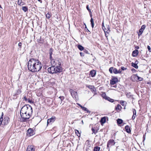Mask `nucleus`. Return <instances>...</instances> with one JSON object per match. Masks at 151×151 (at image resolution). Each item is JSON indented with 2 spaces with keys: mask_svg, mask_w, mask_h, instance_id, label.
Masks as SVG:
<instances>
[{
  "mask_svg": "<svg viewBox=\"0 0 151 151\" xmlns=\"http://www.w3.org/2000/svg\"><path fill=\"white\" fill-rule=\"evenodd\" d=\"M20 111L24 114L27 113V114L31 115L32 113V108L30 105H27L24 106L22 108Z\"/></svg>",
  "mask_w": 151,
  "mask_h": 151,
  "instance_id": "nucleus-1",
  "label": "nucleus"
},
{
  "mask_svg": "<svg viewBox=\"0 0 151 151\" xmlns=\"http://www.w3.org/2000/svg\"><path fill=\"white\" fill-rule=\"evenodd\" d=\"M35 65V59L32 58L29 60L28 62V68L31 72H35L34 71Z\"/></svg>",
  "mask_w": 151,
  "mask_h": 151,
  "instance_id": "nucleus-2",
  "label": "nucleus"
},
{
  "mask_svg": "<svg viewBox=\"0 0 151 151\" xmlns=\"http://www.w3.org/2000/svg\"><path fill=\"white\" fill-rule=\"evenodd\" d=\"M34 71L37 72L40 71L42 69V65L38 60L35 59V65Z\"/></svg>",
  "mask_w": 151,
  "mask_h": 151,
  "instance_id": "nucleus-3",
  "label": "nucleus"
},
{
  "mask_svg": "<svg viewBox=\"0 0 151 151\" xmlns=\"http://www.w3.org/2000/svg\"><path fill=\"white\" fill-rule=\"evenodd\" d=\"M20 113L22 122L26 121L30 117L31 115L27 114V113L24 114L20 111Z\"/></svg>",
  "mask_w": 151,
  "mask_h": 151,
  "instance_id": "nucleus-4",
  "label": "nucleus"
},
{
  "mask_svg": "<svg viewBox=\"0 0 151 151\" xmlns=\"http://www.w3.org/2000/svg\"><path fill=\"white\" fill-rule=\"evenodd\" d=\"M115 142L114 140L113 139H110L109 140L107 143V149L109 150V147H111V146H113L115 144Z\"/></svg>",
  "mask_w": 151,
  "mask_h": 151,
  "instance_id": "nucleus-5",
  "label": "nucleus"
},
{
  "mask_svg": "<svg viewBox=\"0 0 151 151\" xmlns=\"http://www.w3.org/2000/svg\"><path fill=\"white\" fill-rule=\"evenodd\" d=\"M51 64L53 66H61V62L58 60H52L51 62Z\"/></svg>",
  "mask_w": 151,
  "mask_h": 151,
  "instance_id": "nucleus-6",
  "label": "nucleus"
},
{
  "mask_svg": "<svg viewBox=\"0 0 151 151\" xmlns=\"http://www.w3.org/2000/svg\"><path fill=\"white\" fill-rule=\"evenodd\" d=\"M70 92L71 96L73 98H74L75 99H77L78 98V93L76 92L71 89L70 90Z\"/></svg>",
  "mask_w": 151,
  "mask_h": 151,
  "instance_id": "nucleus-7",
  "label": "nucleus"
},
{
  "mask_svg": "<svg viewBox=\"0 0 151 151\" xmlns=\"http://www.w3.org/2000/svg\"><path fill=\"white\" fill-rule=\"evenodd\" d=\"M54 66V71H55V73H60L62 71V68L61 66Z\"/></svg>",
  "mask_w": 151,
  "mask_h": 151,
  "instance_id": "nucleus-8",
  "label": "nucleus"
},
{
  "mask_svg": "<svg viewBox=\"0 0 151 151\" xmlns=\"http://www.w3.org/2000/svg\"><path fill=\"white\" fill-rule=\"evenodd\" d=\"M9 119L7 117H5L4 119H3L2 124L4 125H5L7 124L8 123L9 121Z\"/></svg>",
  "mask_w": 151,
  "mask_h": 151,
  "instance_id": "nucleus-9",
  "label": "nucleus"
},
{
  "mask_svg": "<svg viewBox=\"0 0 151 151\" xmlns=\"http://www.w3.org/2000/svg\"><path fill=\"white\" fill-rule=\"evenodd\" d=\"M54 66L53 65V66L48 68L47 69V71L49 73L53 74L55 73V72L54 71Z\"/></svg>",
  "mask_w": 151,
  "mask_h": 151,
  "instance_id": "nucleus-10",
  "label": "nucleus"
},
{
  "mask_svg": "<svg viewBox=\"0 0 151 151\" xmlns=\"http://www.w3.org/2000/svg\"><path fill=\"white\" fill-rule=\"evenodd\" d=\"M118 81V78L116 77L113 78L110 81V83L112 85H114Z\"/></svg>",
  "mask_w": 151,
  "mask_h": 151,
  "instance_id": "nucleus-11",
  "label": "nucleus"
},
{
  "mask_svg": "<svg viewBox=\"0 0 151 151\" xmlns=\"http://www.w3.org/2000/svg\"><path fill=\"white\" fill-rule=\"evenodd\" d=\"M27 135L29 136H30L33 135L34 134V132L32 129H29L27 131Z\"/></svg>",
  "mask_w": 151,
  "mask_h": 151,
  "instance_id": "nucleus-12",
  "label": "nucleus"
},
{
  "mask_svg": "<svg viewBox=\"0 0 151 151\" xmlns=\"http://www.w3.org/2000/svg\"><path fill=\"white\" fill-rule=\"evenodd\" d=\"M35 149L34 146L32 145H31L28 146L26 151H34Z\"/></svg>",
  "mask_w": 151,
  "mask_h": 151,
  "instance_id": "nucleus-13",
  "label": "nucleus"
},
{
  "mask_svg": "<svg viewBox=\"0 0 151 151\" xmlns=\"http://www.w3.org/2000/svg\"><path fill=\"white\" fill-rule=\"evenodd\" d=\"M134 78L136 79V80H138L139 81H142L143 80V78H142L136 76V75H134L132 77V78Z\"/></svg>",
  "mask_w": 151,
  "mask_h": 151,
  "instance_id": "nucleus-14",
  "label": "nucleus"
},
{
  "mask_svg": "<svg viewBox=\"0 0 151 151\" xmlns=\"http://www.w3.org/2000/svg\"><path fill=\"white\" fill-rule=\"evenodd\" d=\"M96 74V72L94 70H92L90 71L89 75L92 77H94Z\"/></svg>",
  "mask_w": 151,
  "mask_h": 151,
  "instance_id": "nucleus-15",
  "label": "nucleus"
},
{
  "mask_svg": "<svg viewBox=\"0 0 151 151\" xmlns=\"http://www.w3.org/2000/svg\"><path fill=\"white\" fill-rule=\"evenodd\" d=\"M55 117H52L51 118L48 119L47 121V124L52 122H53L55 120Z\"/></svg>",
  "mask_w": 151,
  "mask_h": 151,
  "instance_id": "nucleus-16",
  "label": "nucleus"
},
{
  "mask_svg": "<svg viewBox=\"0 0 151 151\" xmlns=\"http://www.w3.org/2000/svg\"><path fill=\"white\" fill-rule=\"evenodd\" d=\"M90 16L91 17H92V14H91V12H90ZM90 21H91V25L92 27V28H93L94 27V22H93V18H91Z\"/></svg>",
  "mask_w": 151,
  "mask_h": 151,
  "instance_id": "nucleus-17",
  "label": "nucleus"
},
{
  "mask_svg": "<svg viewBox=\"0 0 151 151\" xmlns=\"http://www.w3.org/2000/svg\"><path fill=\"white\" fill-rule=\"evenodd\" d=\"M125 129L127 132L128 133L131 132V131L130 128V127L128 126L127 125L125 127Z\"/></svg>",
  "mask_w": 151,
  "mask_h": 151,
  "instance_id": "nucleus-18",
  "label": "nucleus"
},
{
  "mask_svg": "<svg viewBox=\"0 0 151 151\" xmlns=\"http://www.w3.org/2000/svg\"><path fill=\"white\" fill-rule=\"evenodd\" d=\"M138 51L137 50H135L133 51L132 55L133 57L137 56L138 53Z\"/></svg>",
  "mask_w": 151,
  "mask_h": 151,
  "instance_id": "nucleus-19",
  "label": "nucleus"
},
{
  "mask_svg": "<svg viewBox=\"0 0 151 151\" xmlns=\"http://www.w3.org/2000/svg\"><path fill=\"white\" fill-rule=\"evenodd\" d=\"M106 121V119L105 117H104L101 118L100 120V122L102 124L104 123Z\"/></svg>",
  "mask_w": 151,
  "mask_h": 151,
  "instance_id": "nucleus-20",
  "label": "nucleus"
},
{
  "mask_svg": "<svg viewBox=\"0 0 151 151\" xmlns=\"http://www.w3.org/2000/svg\"><path fill=\"white\" fill-rule=\"evenodd\" d=\"M21 93V91L20 90L18 89L15 93L13 96H16Z\"/></svg>",
  "mask_w": 151,
  "mask_h": 151,
  "instance_id": "nucleus-21",
  "label": "nucleus"
},
{
  "mask_svg": "<svg viewBox=\"0 0 151 151\" xmlns=\"http://www.w3.org/2000/svg\"><path fill=\"white\" fill-rule=\"evenodd\" d=\"M25 3L22 1V0H19L18 1L17 4L20 6L24 5Z\"/></svg>",
  "mask_w": 151,
  "mask_h": 151,
  "instance_id": "nucleus-22",
  "label": "nucleus"
},
{
  "mask_svg": "<svg viewBox=\"0 0 151 151\" xmlns=\"http://www.w3.org/2000/svg\"><path fill=\"white\" fill-rule=\"evenodd\" d=\"M91 130L92 131V134H95L98 132V131L97 129H95L94 128L92 127L91 128Z\"/></svg>",
  "mask_w": 151,
  "mask_h": 151,
  "instance_id": "nucleus-23",
  "label": "nucleus"
},
{
  "mask_svg": "<svg viewBox=\"0 0 151 151\" xmlns=\"http://www.w3.org/2000/svg\"><path fill=\"white\" fill-rule=\"evenodd\" d=\"M81 108L83 111H86L87 113H90V111L88 109L82 106H81Z\"/></svg>",
  "mask_w": 151,
  "mask_h": 151,
  "instance_id": "nucleus-24",
  "label": "nucleus"
},
{
  "mask_svg": "<svg viewBox=\"0 0 151 151\" xmlns=\"http://www.w3.org/2000/svg\"><path fill=\"white\" fill-rule=\"evenodd\" d=\"M88 87L92 91H95V88H94V86H89Z\"/></svg>",
  "mask_w": 151,
  "mask_h": 151,
  "instance_id": "nucleus-25",
  "label": "nucleus"
},
{
  "mask_svg": "<svg viewBox=\"0 0 151 151\" xmlns=\"http://www.w3.org/2000/svg\"><path fill=\"white\" fill-rule=\"evenodd\" d=\"M123 120L120 119H118L117 120V123L118 124H120L123 122Z\"/></svg>",
  "mask_w": 151,
  "mask_h": 151,
  "instance_id": "nucleus-26",
  "label": "nucleus"
},
{
  "mask_svg": "<svg viewBox=\"0 0 151 151\" xmlns=\"http://www.w3.org/2000/svg\"><path fill=\"white\" fill-rule=\"evenodd\" d=\"M100 147L98 146L95 147H94L93 151H99L100 150Z\"/></svg>",
  "mask_w": 151,
  "mask_h": 151,
  "instance_id": "nucleus-27",
  "label": "nucleus"
},
{
  "mask_svg": "<svg viewBox=\"0 0 151 151\" xmlns=\"http://www.w3.org/2000/svg\"><path fill=\"white\" fill-rule=\"evenodd\" d=\"M131 65L132 66L135 68L137 69L138 68V67L137 64L134 63H131Z\"/></svg>",
  "mask_w": 151,
  "mask_h": 151,
  "instance_id": "nucleus-28",
  "label": "nucleus"
},
{
  "mask_svg": "<svg viewBox=\"0 0 151 151\" xmlns=\"http://www.w3.org/2000/svg\"><path fill=\"white\" fill-rule=\"evenodd\" d=\"M22 9L24 12H26L28 11V8L26 6H24L22 7Z\"/></svg>",
  "mask_w": 151,
  "mask_h": 151,
  "instance_id": "nucleus-29",
  "label": "nucleus"
},
{
  "mask_svg": "<svg viewBox=\"0 0 151 151\" xmlns=\"http://www.w3.org/2000/svg\"><path fill=\"white\" fill-rule=\"evenodd\" d=\"M78 47L79 50L82 51L84 50V47L81 45H78Z\"/></svg>",
  "mask_w": 151,
  "mask_h": 151,
  "instance_id": "nucleus-30",
  "label": "nucleus"
},
{
  "mask_svg": "<svg viewBox=\"0 0 151 151\" xmlns=\"http://www.w3.org/2000/svg\"><path fill=\"white\" fill-rule=\"evenodd\" d=\"M106 99L108 100V101L111 102H113L114 101V100L110 98L109 97H106Z\"/></svg>",
  "mask_w": 151,
  "mask_h": 151,
  "instance_id": "nucleus-31",
  "label": "nucleus"
},
{
  "mask_svg": "<svg viewBox=\"0 0 151 151\" xmlns=\"http://www.w3.org/2000/svg\"><path fill=\"white\" fill-rule=\"evenodd\" d=\"M105 27H106V29H105V30H106V31H107L110 32V28H109V25H106Z\"/></svg>",
  "mask_w": 151,
  "mask_h": 151,
  "instance_id": "nucleus-32",
  "label": "nucleus"
},
{
  "mask_svg": "<svg viewBox=\"0 0 151 151\" xmlns=\"http://www.w3.org/2000/svg\"><path fill=\"white\" fill-rule=\"evenodd\" d=\"M105 32V36L106 37L107 39H108V34L109 33V32L106 31L105 30H104Z\"/></svg>",
  "mask_w": 151,
  "mask_h": 151,
  "instance_id": "nucleus-33",
  "label": "nucleus"
},
{
  "mask_svg": "<svg viewBox=\"0 0 151 151\" xmlns=\"http://www.w3.org/2000/svg\"><path fill=\"white\" fill-rule=\"evenodd\" d=\"M144 30L140 29L139 30V32L138 33V35L139 36L141 35L142 34V33L143 31Z\"/></svg>",
  "mask_w": 151,
  "mask_h": 151,
  "instance_id": "nucleus-34",
  "label": "nucleus"
},
{
  "mask_svg": "<svg viewBox=\"0 0 151 151\" xmlns=\"http://www.w3.org/2000/svg\"><path fill=\"white\" fill-rule=\"evenodd\" d=\"M122 108L121 106L119 104H118L116 108V110H120Z\"/></svg>",
  "mask_w": 151,
  "mask_h": 151,
  "instance_id": "nucleus-35",
  "label": "nucleus"
},
{
  "mask_svg": "<svg viewBox=\"0 0 151 151\" xmlns=\"http://www.w3.org/2000/svg\"><path fill=\"white\" fill-rule=\"evenodd\" d=\"M53 52V49L52 48H50L49 50V54L50 55H52Z\"/></svg>",
  "mask_w": 151,
  "mask_h": 151,
  "instance_id": "nucleus-36",
  "label": "nucleus"
},
{
  "mask_svg": "<svg viewBox=\"0 0 151 151\" xmlns=\"http://www.w3.org/2000/svg\"><path fill=\"white\" fill-rule=\"evenodd\" d=\"M75 132L78 136L79 137L80 136V134L79 132V131L77 130H75Z\"/></svg>",
  "mask_w": 151,
  "mask_h": 151,
  "instance_id": "nucleus-37",
  "label": "nucleus"
},
{
  "mask_svg": "<svg viewBox=\"0 0 151 151\" xmlns=\"http://www.w3.org/2000/svg\"><path fill=\"white\" fill-rule=\"evenodd\" d=\"M113 72L115 74H117L118 70L116 68H114L113 69Z\"/></svg>",
  "mask_w": 151,
  "mask_h": 151,
  "instance_id": "nucleus-38",
  "label": "nucleus"
},
{
  "mask_svg": "<svg viewBox=\"0 0 151 151\" xmlns=\"http://www.w3.org/2000/svg\"><path fill=\"white\" fill-rule=\"evenodd\" d=\"M113 67H111L109 68V71L111 73H112L113 72Z\"/></svg>",
  "mask_w": 151,
  "mask_h": 151,
  "instance_id": "nucleus-39",
  "label": "nucleus"
},
{
  "mask_svg": "<svg viewBox=\"0 0 151 151\" xmlns=\"http://www.w3.org/2000/svg\"><path fill=\"white\" fill-rule=\"evenodd\" d=\"M132 111H133V115H134V116H135L136 115V110H135V109H132Z\"/></svg>",
  "mask_w": 151,
  "mask_h": 151,
  "instance_id": "nucleus-40",
  "label": "nucleus"
},
{
  "mask_svg": "<svg viewBox=\"0 0 151 151\" xmlns=\"http://www.w3.org/2000/svg\"><path fill=\"white\" fill-rule=\"evenodd\" d=\"M27 101L28 102L31 104L33 103L34 102L32 100L30 99L29 98H28Z\"/></svg>",
  "mask_w": 151,
  "mask_h": 151,
  "instance_id": "nucleus-41",
  "label": "nucleus"
},
{
  "mask_svg": "<svg viewBox=\"0 0 151 151\" xmlns=\"http://www.w3.org/2000/svg\"><path fill=\"white\" fill-rule=\"evenodd\" d=\"M46 17L48 19H49L50 17V15L49 13L47 14L46 15Z\"/></svg>",
  "mask_w": 151,
  "mask_h": 151,
  "instance_id": "nucleus-42",
  "label": "nucleus"
},
{
  "mask_svg": "<svg viewBox=\"0 0 151 151\" xmlns=\"http://www.w3.org/2000/svg\"><path fill=\"white\" fill-rule=\"evenodd\" d=\"M146 27V26L145 25H142L141 27V29H142L143 30L145 29Z\"/></svg>",
  "mask_w": 151,
  "mask_h": 151,
  "instance_id": "nucleus-43",
  "label": "nucleus"
},
{
  "mask_svg": "<svg viewBox=\"0 0 151 151\" xmlns=\"http://www.w3.org/2000/svg\"><path fill=\"white\" fill-rule=\"evenodd\" d=\"M102 28L104 30H105V29H106V27L104 25L103 22L102 23Z\"/></svg>",
  "mask_w": 151,
  "mask_h": 151,
  "instance_id": "nucleus-44",
  "label": "nucleus"
},
{
  "mask_svg": "<svg viewBox=\"0 0 151 151\" xmlns=\"http://www.w3.org/2000/svg\"><path fill=\"white\" fill-rule=\"evenodd\" d=\"M59 98L60 99L61 101H63L64 99V97L63 96H60Z\"/></svg>",
  "mask_w": 151,
  "mask_h": 151,
  "instance_id": "nucleus-45",
  "label": "nucleus"
},
{
  "mask_svg": "<svg viewBox=\"0 0 151 151\" xmlns=\"http://www.w3.org/2000/svg\"><path fill=\"white\" fill-rule=\"evenodd\" d=\"M86 9L88 10V11H89V12H91V10L89 9L88 5H87L86 6Z\"/></svg>",
  "mask_w": 151,
  "mask_h": 151,
  "instance_id": "nucleus-46",
  "label": "nucleus"
},
{
  "mask_svg": "<svg viewBox=\"0 0 151 151\" xmlns=\"http://www.w3.org/2000/svg\"><path fill=\"white\" fill-rule=\"evenodd\" d=\"M147 48L148 50V51L150 52H151V49L149 45L147 46Z\"/></svg>",
  "mask_w": 151,
  "mask_h": 151,
  "instance_id": "nucleus-47",
  "label": "nucleus"
},
{
  "mask_svg": "<svg viewBox=\"0 0 151 151\" xmlns=\"http://www.w3.org/2000/svg\"><path fill=\"white\" fill-rule=\"evenodd\" d=\"M84 52H85V53H86V54H89V53L88 52V51L86 49H84Z\"/></svg>",
  "mask_w": 151,
  "mask_h": 151,
  "instance_id": "nucleus-48",
  "label": "nucleus"
},
{
  "mask_svg": "<svg viewBox=\"0 0 151 151\" xmlns=\"http://www.w3.org/2000/svg\"><path fill=\"white\" fill-rule=\"evenodd\" d=\"M23 99H24V100L25 101H27V99H28L27 97H26V96H24V97L23 98Z\"/></svg>",
  "mask_w": 151,
  "mask_h": 151,
  "instance_id": "nucleus-49",
  "label": "nucleus"
},
{
  "mask_svg": "<svg viewBox=\"0 0 151 151\" xmlns=\"http://www.w3.org/2000/svg\"><path fill=\"white\" fill-rule=\"evenodd\" d=\"M121 69L122 70H124L127 69V68H125L124 67L122 66L121 67Z\"/></svg>",
  "mask_w": 151,
  "mask_h": 151,
  "instance_id": "nucleus-50",
  "label": "nucleus"
},
{
  "mask_svg": "<svg viewBox=\"0 0 151 151\" xmlns=\"http://www.w3.org/2000/svg\"><path fill=\"white\" fill-rule=\"evenodd\" d=\"M50 60H51H51H54V59H52V55H50Z\"/></svg>",
  "mask_w": 151,
  "mask_h": 151,
  "instance_id": "nucleus-51",
  "label": "nucleus"
},
{
  "mask_svg": "<svg viewBox=\"0 0 151 151\" xmlns=\"http://www.w3.org/2000/svg\"><path fill=\"white\" fill-rule=\"evenodd\" d=\"M122 70L121 69H119L118 70V73H121L122 72Z\"/></svg>",
  "mask_w": 151,
  "mask_h": 151,
  "instance_id": "nucleus-52",
  "label": "nucleus"
},
{
  "mask_svg": "<svg viewBox=\"0 0 151 151\" xmlns=\"http://www.w3.org/2000/svg\"><path fill=\"white\" fill-rule=\"evenodd\" d=\"M22 45V43L21 42H19V44H18V46H19L20 47V48H21Z\"/></svg>",
  "mask_w": 151,
  "mask_h": 151,
  "instance_id": "nucleus-53",
  "label": "nucleus"
},
{
  "mask_svg": "<svg viewBox=\"0 0 151 151\" xmlns=\"http://www.w3.org/2000/svg\"><path fill=\"white\" fill-rule=\"evenodd\" d=\"M80 54L81 56H84V53L82 52H81L80 53Z\"/></svg>",
  "mask_w": 151,
  "mask_h": 151,
  "instance_id": "nucleus-54",
  "label": "nucleus"
},
{
  "mask_svg": "<svg viewBox=\"0 0 151 151\" xmlns=\"http://www.w3.org/2000/svg\"><path fill=\"white\" fill-rule=\"evenodd\" d=\"M127 96L128 98H129L130 97V95L128 93H127Z\"/></svg>",
  "mask_w": 151,
  "mask_h": 151,
  "instance_id": "nucleus-55",
  "label": "nucleus"
},
{
  "mask_svg": "<svg viewBox=\"0 0 151 151\" xmlns=\"http://www.w3.org/2000/svg\"><path fill=\"white\" fill-rule=\"evenodd\" d=\"M76 104L80 106L81 107V106H82L80 104H79L78 103H77Z\"/></svg>",
  "mask_w": 151,
  "mask_h": 151,
  "instance_id": "nucleus-56",
  "label": "nucleus"
},
{
  "mask_svg": "<svg viewBox=\"0 0 151 151\" xmlns=\"http://www.w3.org/2000/svg\"><path fill=\"white\" fill-rule=\"evenodd\" d=\"M135 116H134V115H133L132 116V120H134L135 119Z\"/></svg>",
  "mask_w": 151,
  "mask_h": 151,
  "instance_id": "nucleus-57",
  "label": "nucleus"
},
{
  "mask_svg": "<svg viewBox=\"0 0 151 151\" xmlns=\"http://www.w3.org/2000/svg\"><path fill=\"white\" fill-rule=\"evenodd\" d=\"M103 96L104 97V98L106 99V98L104 97V96H106V94L105 93H104L103 94Z\"/></svg>",
  "mask_w": 151,
  "mask_h": 151,
  "instance_id": "nucleus-58",
  "label": "nucleus"
},
{
  "mask_svg": "<svg viewBox=\"0 0 151 151\" xmlns=\"http://www.w3.org/2000/svg\"><path fill=\"white\" fill-rule=\"evenodd\" d=\"M39 2L41 3H42V1L41 0H37Z\"/></svg>",
  "mask_w": 151,
  "mask_h": 151,
  "instance_id": "nucleus-59",
  "label": "nucleus"
},
{
  "mask_svg": "<svg viewBox=\"0 0 151 151\" xmlns=\"http://www.w3.org/2000/svg\"><path fill=\"white\" fill-rule=\"evenodd\" d=\"M143 140L145 139V135H143Z\"/></svg>",
  "mask_w": 151,
  "mask_h": 151,
  "instance_id": "nucleus-60",
  "label": "nucleus"
},
{
  "mask_svg": "<svg viewBox=\"0 0 151 151\" xmlns=\"http://www.w3.org/2000/svg\"><path fill=\"white\" fill-rule=\"evenodd\" d=\"M135 48L136 49H138L139 48V47L138 46H136V47H135Z\"/></svg>",
  "mask_w": 151,
  "mask_h": 151,
  "instance_id": "nucleus-61",
  "label": "nucleus"
},
{
  "mask_svg": "<svg viewBox=\"0 0 151 151\" xmlns=\"http://www.w3.org/2000/svg\"><path fill=\"white\" fill-rule=\"evenodd\" d=\"M0 8L2 9V7L1 6V5H0Z\"/></svg>",
  "mask_w": 151,
  "mask_h": 151,
  "instance_id": "nucleus-62",
  "label": "nucleus"
},
{
  "mask_svg": "<svg viewBox=\"0 0 151 151\" xmlns=\"http://www.w3.org/2000/svg\"><path fill=\"white\" fill-rule=\"evenodd\" d=\"M40 43H43V42H42V41H41V42Z\"/></svg>",
  "mask_w": 151,
  "mask_h": 151,
  "instance_id": "nucleus-63",
  "label": "nucleus"
},
{
  "mask_svg": "<svg viewBox=\"0 0 151 151\" xmlns=\"http://www.w3.org/2000/svg\"><path fill=\"white\" fill-rule=\"evenodd\" d=\"M88 31L89 32H90V31L88 29H87Z\"/></svg>",
  "mask_w": 151,
  "mask_h": 151,
  "instance_id": "nucleus-64",
  "label": "nucleus"
}]
</instances>
